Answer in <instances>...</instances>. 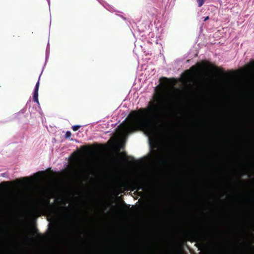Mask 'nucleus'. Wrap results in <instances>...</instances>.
Masks as SVG:
<instances>
[{
  "label": "nucleus",
  "mask_w": 254,
  "mask_h": 254,
  "mask_svg": "<svg viewBox=\"0 0 254 254\" xmlns=\"http://www.w3.org/2000/svg\"><path fill=\"white\" fill-rule=\"evenodd\" d=\"M169 91L165 86H157L153 101L146 109L133 111L120 125L116 145L122 141L127 134L141 129L149 139H155L159 134V128L156 121L161 117L168 110L173 99H170Z\"/></svg>",
  "instance_id": "obj_1"
},
{
  "label": "nucleus",
  "mask_w": 254,
  "mask_h": 254,
  "mask_svg": "<svg viewBox=\"0 0 254 254\" xmlns=\"http://www.w3.org/2000/svg\"><path fill=\"white\" fill-rule=\"evenodd\" d=\"M24 198L23 192L17 191L3 198L0 201V210L7 209L22 201Z\"/></svg>",
  "instance_id": "obj_2"
},
{
  "label": "nucleus",
  "mask_w": 254,
  "mask_h": 254,
  "mask_svg": "<svg viewBox=\"0 0 254 254\" xmlns=\"http://www.w3.org/2000/svg\"><path fill=\"white\" fill-rule=\"evenodd\" d=\"M36 207H36V209H37V208H38L37 207H38L39 206H37Z\"/></svg>",
  "instance_id": "obj_11"
},
{
  "label": "nucleus",
  "mask_w": 254,
  "mask_h": 254,
  "mask_svg": "<svg viewBox=\"0 0 254 254\" xmlns=\"http://www.w3.org/2000/svg\"><path fill=\"white\" fill-rule=\"evenodd\" d=\"M39 85H40V81L39 79L37 81V82L36 84L34 91L33 93V100L34 101L36 102L37 104H39V100H38V91H39Z\"/></svg>",
  "instance_id": "obj_3"
},
{
  "label": "nucleus",
  "mask_w": 254,
  "mask_h": 254,
  "mask_svg": "<svg viewBox=\"0 0 254 254\" xmlns=\"http://www.w3.org/2000/svg\"><path fill=\"white\" fill-rule=\"evenodd\" d=\"M208 19H209V16H206V17H205L204 18V21H206L207 20H208Z\"/></svg>",
  "instance_id": "obj_8"
},
{
  "label": "nucleus",
  "mask_w": 254,
  "mask_h": 254,
  "mask_svg": "<svg viewBox=\"0 0 254 254\" xmlns=\"http://www.w3.org/2000/svg\"><path fill=\"white\" fill-rule=\"evenodd\" d=\"M196 0L198 3V6L199 7L201 6L203 4L204 1H205V0Z\"/></svg>",
  "instance_id": "obj_5"
},
{
  "label": "nucleus",
  "mask_w": 254,
  "mask_h": 254,
  "mask_svg": "<svg viewBox=\"0 0 254 254\" xmlns=\"http://www.w3.org/2000/svg\"><path fill=\"white\" fill-rule=\"evenodd\" d=\"M36 207H36V209H37V208H38L37 207H38L39 206H37Z\"/></svg>",
  "instance_id": "obj_10"
},
{
  "label": "nucleus",
  "mask_w": 254,
  "mask_h": 254,
  "mask_svg": "<svg viewBox=\"0 0 254 254\" xmlns=\"http://www.w3.org/2000/svg\"><path fill=\"white\" fill-rule=\"evenodd\" d=\"M45 207H49V205H48V204H45Z\"/></svg>",
  "instance_id": "obj_9"
},
{
  "label": "nucleus",
  "mask_w": 254,
  "mask_h": 254,
  "mask_svg": "<svg viewBox=\"0 0 254 254\" xmlns=\"http://www.w3.org/2000/svg\"><path fill=\"white\" fill-rule=\"evenodd\" d=\"M65 137L67 138H69V137H71V133L70 131H67L65 133Z\"/></svg>",
  "instance_id": "obj_7"
},
{
  "label": "nucleus",
  "mask_w": 254,
  "mask_h": 254,
  "mask_svg": "<svg viewBox=\"0 0 254 254\" xmlns=\"http://www.w3.org/2000/svg\"><path fill=\"white\" fill-rule=\"evenodd\" d=\"M80 127V126L79 125H75L72 127V129L73 131H77Z\"/></svg>",
  "instance_id": "obj_6"
},
{
  "label": "nucleus",
  "mask_w": 254,
  "mask_h": 254,
  "mask_svg": "<svg viewBox=\"0 0 254 254\" xmlns=\"http://www.w3.org/2000/svg\"><path fill=\"white\" fill-rule=\"evenodd\" d=\"M24 183L26 186H30L32 185L36 181L34 179H29L25 178L23 179Z\"/></svg>",
  "instance_id": "obj_4"
}]
</instances>
